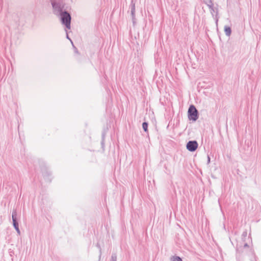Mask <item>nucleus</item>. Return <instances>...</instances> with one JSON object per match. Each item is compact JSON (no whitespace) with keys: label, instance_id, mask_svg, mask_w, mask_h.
I'll return each mask as SVG.
<instances>
[{"label":"nucleus","instance_id":"f257e3e1","mask_svg":"<svg viewBox=\"0 0 261 261\" xmlns=\"http://www.w3.org/2000/svg\"><path fill=\"white\" fill-rule=\"evenodd\" d=\"M188 117L189 120L196 121L199 117V112L195 106L191 105L190 106L188 111Z\"/></svg>","mask_w":261,"mask_h":261},{"label":"nucleus","instance_id":"f03ea898","mask_svg":"<svg viewBox=\"0 0 261 261\" xmlns=\"http://www.w3.org/2000/svg\"><path fill=\"white\" fill-rule=\"evenodd\" d=\"M62 23L64 24L66 28L70 29L71 17L69 13L66 11L61 12L60 14Z\"/></svg>","mask_w":261,"mask_h":261},{"label":"nucleus","instance_id":"7ed1b4c3","mask_svg":"<svg viewBox=\"0 0 261 261\" xmlns=\"http://www.w3.org/2000/svg\"><path fill=\"white\" fill-rule=\"evenodd\" d=\"M217 7H215L214 6V4H212L210 5V6H207L210 9L211 14H212L213 18L215 19L216 21V24H218V19H219V16H218V13H219V10L218 8V4H216Z\"/></svg>","mask_w":261,"mask_h":261},{"label":"nucleus","instance_id":"20e7f679","mask_svg":"<svg viewBox=\"0 0 261 261\" xmlns=\"http://www.w3.org/2000/svg\"><path fill=\"white\" fill-rule=\"evenodd\" d=\"M51 5L54 10V13L56 14L57 13H61V12H63V9H64V5L61 2H52Z\"/></svg>","mask_w":261,"mask_h":261},{"label":"nucleus","instance_id":"39448f33","mask_svg":"<svg viewBox=\"0 0 261 261\" xmlns=\"http://www.w3.org/2000/svg\"><path fill=\"white\" fill-rule=\"evenodd\" d=\"M12 219L13 222V225L17 233L18 234H20V231L19 228V224L17 220V212L16 209H13L12 213Z\"/></svg>","mask_w":261,"mask_h":261},{"label":"nucleus","instance_id":"423d86ee","mask_svg":"<svg viewBox=\"0 0 261 261\" xmlns=\"http://www.w3.org/2000/svg\"><path fill=\"white\" fill-rule=\"evenodd\" d=\"M198 144L197 142L195 140L194 141H189L186 145L187 149L191 151L194 152L198 148Z\"/></svg>","mask_w":261,"mask_h":261},{"label":"nucleus","instance_id":"0eeeda50","mask_svg":"<svg viewBox=\"0 0 261 261\" xmlns=\"http://www.w3.org/2000/svg\"><path fill=\"white\" fill-rule=\"evenodd\" d=\"M130 14L132 16V21L133 24L135 25L136 23V18H135V4L132 1L130 5Z\"/></svg>","mask_w":261,"mask_h":261},{"label":"nucleus","instance_id":"6e6552de","mask_svg":"<svg viewBox=\"0 0 261 261\" xmlns=\"http://www.w3.org/2000/svg\"><path fill=\"white\" fill-rule=\"evenodd\" d=\"M224 32L227 36H230L231 33V28L229 26L225 25L224 27Z\"/></svg>","mask_w":261,"mask_h":261},{"label":"nucleus","instance_id":"1a4fd4ad","mask_svg":"<svg viewBox=\"0 0 261 261\" xmlns=\"http://www.w3.org/2000/svg\"><path fill=\"white\" fill-rule=\"evenodd\" d=\"M148 123L147 122H143V123H142L143 129L145 133H147V134L148 133Z\"/></svg>","mask_w":261,"mask_h":261},{"label":"nucleus","instance_id":"9d476101","mask_svg":"<svg viewBox=\"0 0 261 261\" xmlns=\"http://www.w3.org/2000/svg\"><path fill=\"white\" fill-rule=\"evenodd\" d=\"M171 261H182L181 257L178 256H172L170 258Z\"/></svg>","mask_w":261,"mask_h":261},{"label":"nucleus","instance_id":"9b49d317","mask_svg":"<svg viewBox=\"0 0 261 261\" xmlns=\"http://www.w3.org/2000/svg\"><path fill=\"white\" fill-rule=\"evenodd\" d=\"M227 47L228 51L229 54H231V53H232L234 49V47L233 45H232L231 44H228Z\"/></svg>","mask_w":261,"mask_h":261},{"label":"nucleus","instance_id":"f8f14e48","mask_svg":"<svg viewBox=\"0 0 261 261\" xmlns=\"http://www.w3.org/2000/svg\"><path fill=\"white\" fill-rule=\"evenodd\" d=\"M105 134L104 133L102 134V138L101 141V147L103 149L105 147Z\"/></svg>","mask_w":261,"mask_h":261},{"label":"nucleus","instance_id":"ddd939ff","mask_svg":"<svg viewBox=\"0 0 261 261\" xmlns=\"http://www.w3.org/2000/svg\"><path fill=\"white\" fill-rule=\"evenodd\" d=\"M203 2L207 6H210V5L213 4V0H203Z\"/></svg>","mask_w":261,"mask_h":261},{"label":"nucleus","instance_id":"4468645a","mask_svg":"<svg viewBox=\"0 0 261 261\" xmlns=\"http://www.w3.org/2000/svg\"><path fill=\"white\" fill-rule=\"evenodd\" d=\"M117 260V255L115 253H113L112 254L111 261H116Z\"/></svg>","mask_w":261,"mask_h":261},{"label":"nucleus","instance_id":"2eb2a0df","mask_svg":"<svg viewBox=\"0 0 261 261\" xmlns=\"http://www.w3.org/2000/svg\"><path fill=\"white\" fill-rule=\"evenodd\" d=\"M96 246L99 249V259H100V257H101V247H100V245L97 243L96 244Z\"/></svg>","mask_w":261,"mask_h":261},{"label":"nucleus","instance_id":"dca6fc26","mask_svg":"<svg viewBox=\"0 0 261 261\" xmlns=\"http://www.w3.org/2000/svg\"><path fill=\"white\" fill-rule=\"evenodd\" d=\"M72 46H73V49H74V53H75V54H76L79 55V54H80V53H79V51H78V49H77V48H76V47L74 45V44H73V42H72Z\"/></svg>","mask_w":261,"mask_h":261},{"label":"nucleus","instance_id":"f3484780","mask_svg":"<svg viewBox=\"0 0 261 261\" xmlns=\"http://www.w3.org/2000/svg\"><path fill=\"white\" fill-rule=\"evenodd\" d=\"M210 161H211L210 157V156L208 155H207V164H208L210 163Z\"/></svg>","mask_w":261,"mask_h":261},{"label":"nucleus","instance_id":"a211bd4d","mask_svg":"<svg viewBox=\"0 0 261 261\" xmlns=\"http://www.w3.org/2000/svg\"><path fill=\"white\" fill-rule=\"evenodd\" d=\"M244 248H246V247L248 248V247H249V245H248V244L247 243H245V244H244Z\"/></svg>","mask_w":261,"mask_h":261},{"label":"nucleus","instance_id":"6ab92c4d","mask_svg":"<svg viewBox=\"0 0 261 261\" xmlns=\"http://www.w3.org/2000/svg\"><path fill=\"white\" fill-rule=\"evenodd\" d=\"M66 38H67L68 39H69V40L71 41V43L72 42V40H71L70 39V38L69 37L68 35L67 34V35H66Z\"/></svg>","mask_w":261,"mask_h":261}]
</instances>
